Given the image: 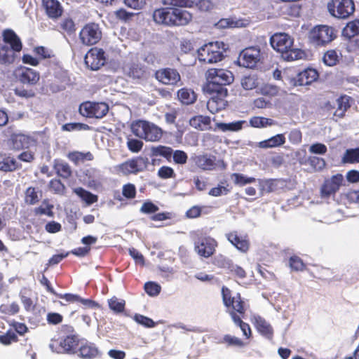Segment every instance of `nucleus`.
Wrapping results in <instances>:
<instances>
[{
  "instance_id": "f257e3e1",
  "label": "nucleus",
  "mask_w": 359,
  "mask_h": 359,
  "mask_svg": "<svg viewBox=\"0 0 359 359\" xmlns=\"http://www.w3.org/2000/svg\"><path fill=\"white\" fill-rule=\"evenodd\" d=\"M1 37L3 43L0 44V63L12 64L15 62L17 54L22 50V40L11 29H4Z\"/></svg>"
},
{
  "instance_id": "f03ea898",
  "label": "nucleus",
  "mask_w": 359,
  "mask_h": 359,
  "mask_svg": "<svg viewBox=\"0 0 359 359\" xmlns=\"http://www.w3.org/2000/svg\"><path fill=\"white\" fill-rule=\"evenodd\" d=\"M270 43L272 48L281 54L286 61H293L301 58L299 49L294 48V39L286 33H276L271 36Z\"/></svg>"
},
{
  "instance_id": "7ed1b4c3",
  "label": "nucleus",
  "mask_w": 359,
  "mask_h": 359,
  "mask_svg": "<svg viewBox=\"0 0 359 359\" xmlns=\"http://www.w3.org/2000/svg\"><path fill=\"white\" fill-rule=\"evenodd\" d=\"M221 292L223 304L231 320L245 317L248 305L241 294L238 292L233 295L231 290L226 286H222Z\"/></svg>"
},
{
  "instance_id": "20e7f679",
  "label": "nucleus",
  "mask_w": 359,
  "mask_h": 359,
  "mask_svg": "<svg viewBox=\"0 0 359 359\" xmlns=\"http://www.w3.org/2000/svg\"><path fill=\"white\" fill-rule=\"evenodd\" d=\"M337 32L332 26L315 25L308 32V41L316 47H325L337 39Z\"/></svg>"
},
{
  "instance_id": "39448f33",
  "label": "nucleus",
  "mask_w": 359,
  "mask_h": 359,
  "mask_svg": "<svg viewBox=\"0 0 359 359\" xmlns=\"http://www.w3.org/2000/svg\"><path fill=\"white\" fill-rule=\"evenodd\" d=\"M131 131L136 137L147 142H158L163 137V130L153 123L137 120L131 123Z\"/></svg>"
},
{
  "instance_id": "423d86ee",
  "label": "nucleus",
  "mask_w": 359,
  "mask_h": 359,
  "mask_svg": "<svg viewBox=\"0 0 359 359\" xmlns=\"http://www.w3.org/2000/svg\"><path fill=\"white\" fill-rule=\"evenodd\" d=\"M207 83L205 89L227 90L225 87L234 80L232 72L224 69H210L207 72Z\"/></svg>"
},
{
  "instance_id": "0eeeda50",
  "label": "nucleus",
  "mask_w": 359,
  "mask_h": 359,
  "mask_svg": "<svg viewBox=\"0 0 359 359\" xmlns=\"http://www.w3.org/2000/svg\"><path fill=\"white\" fill-rule=\"evenodd\" d=\"M194 250L202 257L209 258L212 256L218 245L217 241L210 236H206L197 231L191 233Z\"/></svg>"
},
{
  "instance_id": "6e6552de",
  "label": "nucleus",
  "mask_w": 359,
  "mask_h": 359,
  "mask_svg": "<svg viewBox=\"0 0 359 359\" xmlns=\"http://www.w3.org/2000/svg\"><path fill=\"white\" fill-rule=\"evenodd\" d=\"M225 49L223 42H210L198 50V60L208 64L216 63L223 59Z\"/></svg>"
},
{
  "instance_id": "1a4fd4ad",
  "label": "nucleus",
  "mask_w": 359,
  "mask_h": 359,
  "mask_svg": "<svg viewBox=\"0 0 359 359\" xmlns=\"http://www.w3.org/2000/svg\"><path fill=\"white\" fill-rule=\"evenodd\" d=\"M152 18L158 25L168 27L178 26L180 22V8L167 6L155 9Z\"/></svg>"
},
{
  "instance_id": "9d476101",
  "label": "nucleus",
  "mask_w": 359,
  "mask_h": 359,
  "mask_svg": "<svg viewBox=\"0 0 359 359\" xmlns=\"http://www.w3.org/2000/svg\"><path fill=\"white\" fill-rule=\"evenodd\" d=\"M149 159L146 157L135 156L116 166V170L123 175H137L147 170Z\"/></svg>"
},
{
  "instance_id": "9b49d317",
  "label": "nucleus",
  "mask_w": 359,
  "mask_h": 359,
  "mask_svg": "<svg viewBox=\"0 0 359 359\" xmlns=\"http://www.w3.org/2000/svg\"><path fill=\"white\" fill-rule=\"evenodd\" d=\"M330 14L337 18L346 19L355 11L353 0H330L327 3Z\"/></svg>"
},
{
  "instance_id": "f8f14e48",
  "label": "nucleus",
  "mask_w": 359,
  "mask_h": 359,
  "mask_svg": "<svg viewBox=\"0 0 359 359\" xmlns=\"http://www.w3.org/2000/svg\"><path fill=\"white\" fill-rule=\"evenodd\" d=\"M102 33L98 24L89 22L80 30L79 39L83 46H90L97 44L101 39Z\"/></svg>"
},
{
  "instance_id": "ddd939ff",
  "label": "nucleus",
  "mask_w": 359,
  "mask_h": 359,
  "mask_svg": "<svg viewBox=\"0 0 359 359\" xmlns=\"http://www.w3.org/2000/svg\"><path fill=\"white\" fill-rule=\"evenodd\" d=\"M80 114L87 118H102L109 111V106L104 102H85L79 107Z\"/></svg>"
},
{
  "instance_id": "4468645a",
  "label": "nucleus",
  "mask_w": 359,
  "mask_h": 359,
  "mask_svg": "<svg viewBox=\"0 0 359 359\" xmlns=\"http://www.w3.org/2000/svg\"><path fill=\"white\" fill-rule=\"evenodd\" d=\"M205 90L211 95L207 102V107L212 114L217 113L226 108L228 103L226 100L228 95L227 90L205 89Z\"/></svg>"
},
{
  "instance_id": "2eb2a0df",
  "label": "nucleus",
  "mask_w": 359,
  "mask_h": 359,
  "mask_svg": "<svg viewBox=\"0 0 359 359\" xmlns=\"http://www.w3.org/2000/svg\"><path fill=\"white\" fill-rule=\"evenodd\" d=\"M84 62L87 67L91 70H98L107 62L106 53L102 48H91L86 54Z\"/></svg>"
},
{
  "instance_id": "dca6fc26",
  "label": "nucleus",
  "mask_w": 359,
  "mask_h": 359,
  "mask_svg": "<svg viewBox=\"0 0 359 359\" xmlns=\"http://www.w3.org/2000/svg\"><path fill=\"white\" fill-rule=\"evenodd\" d=\"M344 176L341 173L326 178L320 187V196L322 198H330L339 190L344 182Z\"/></svg>"
},
{
  "instance_id": "f3484780",
  "label": "nucleus",
  "mask_w": 359,
  "mask_h": 359,
  "mask_svg": "<svg viewBox=\"0 0 359 359\" xmlns=\"http://www.w3.org/2000/svg\"><path fill=\"white\" fill-rule=\"evenodd\" d=\"M261 58L260 49L257 47H248L242 50L238 59L240 66L254 68Z\"/></svg>"
},
{
  "instance_id": "a211bd4d",
  "label": "nucleus",
  "mask_w": 359,
  "mask_h": 359,
  "mask_svg": "<svg viewBox=\"0 0 359 359\" xmlns=\"http://www.w3.org/2000/svg\"><path fill=\"white\" fill-rule=\"evenodd\" d=\"M14 75L18 81L27 86H35L40 79V74L37 71L25 66L17 67Z\"/></svg>"
},
{
  "instance_id": "6ab92c4d",
  "label": "nucleus",
  "mask_w": 359,
  "mask_h": 359,
  "mask_svg": "<svg viewBox=\"0 0 359 359\" xmlns=\"http://www.w3.org/2000/svg\"><path fill=\"white\" fill-rule=\"evenodd\" d=\"M80 342L74 335H68L60 341H55L50 344L52 348L57 346L56 351L58 353L76 354Z\"/></svg>"
},
{
  "instance_id": "aec40b11",
  "label": "nucleus",
  "mask_w": 359,
  "mask_h": 359,
  "mask_svg": "<svg viewBox=\"0 0 359 359\" xmlns=\"http://www.w3.org/2000/svg\"><path fill=\"white\" fill-rule=\"evenodd\" d=\"M227 241L238 250L247 252L250 247L248 234L241 233L238 231H231L225 234Z\"/></svg>"
},
{
  "instance_id": "412c9836",
  "label": "nucleus",
  "mask_w": 359,
  "mask_h": 359,
  "mask_svg": "<svg viewBox=\"0 0 359 359\" xmlns=\"http://www.w3.org/2000/svg\"><path fill=\"white\" fill-rule=\"evenodd\" d=\"M193 165L203 170H213L216 168V156L203 154L194 155L190 158Z\"/></svg>"
},
{
  "instance_id": "4be33fe9",
  "label": "nucleus",
  "mask_w": 359,
  "mask_h": 359,
  "mask_svg": "<svg viewBox=\"0 0 359 359\" xmlns=\"http://www.w3.org/2000/svg\"><path fill=\"white\" fill-rule=\"evenodd\" d=\"M69 82L70 79L67 72L61 68H57L55 69L53 78L51 79L50 88L54 91H60L65 89Z\"/></svg>"
},
{
  "instance_id": "5701e85b",
  "label": "nucleus",
  "mask_w": 359,
  "mask_h": 359,
  "mask_svg": "<svg viewBox=\"0 0 359 359\" xmlns=\"http://www.w3.org/2000/svg\"><path fill=\"white\" fill-rule=\"evenodd\" d=\"M251 321L257 331L264 337L271 340L273 337V329L264 318L259 315L253 316Z\"/></svg>"
},
{
  "instance_id": "b1692460",
  "label": "nucleus",
  "mask_w": 359,
  "mask_h": 359,
  "mask_svg": "<svg viewBox=\"0 0 359 359\" xmlns=\"http://www.w3.org/2000/svg\"><path fill=\"white\" fill-rule=\"evenodd\" d=\"M151 156L153 158L157 156H162L168 161H170L172 156L175 163H180V150H176L173 153L172 149L169 147H165L163 145L152 147L151 149ZM152 161L153 163L154 164V161H156V159L153 158Z\"/></svg>"
},
{
  "instance_id": "393cba45",
  "label": "nucleus",
  "mask_w": 359,
  "mask_h": 359,
  "mask_svg": "<svg viewBox=\"0 0 359 359\" xmlns=\"http://www.w3.org/2000/svg\"><path fill=\"white\" fill-rule=\"evenodd\" d=\"M76 354L82 359H94L100 355V351L95 344L85 341L80 342Z\"/></svg>"
},
{
  "instance_id": "a878e982",
  "label": "nucleus",
  "mask_w": 359,
  "mask_h": 359,
  "mask_svg": "<svg viewBox=\"0 0 359 359\" xmlns=\"http://www.w3.org/2000/svg\"><path fill=\"white\" fill-rule=\"evenodd\" d=\"M319 77L318 71L313 68H307L297 75L295 86H307L317 81Z\"/></svg>"
},
{
  "instance_id": "bb28decb",
  "label": "nucleus",
  "mask_w": 359,
  "mask_h": 359,
  "mask_svg": "<svg viewBox=\"0 0 359 359\" xmlns=\"http://www.w3.org/2000/svg\"><path fill=\"white\" fill-rule=\"evenodd\" d=\"M42 5L50 19H57L62 15L63 8L58 0H42Z\"/></svg>"
},
{
  "instance_id": "cd10ccee",
  "label": "nucleus",
  "mask_w": 359,
  "mask_h": 359,
  "mask_svg": "<svg viewBox=\"0 0 359 359\" xmlns=\"http://www.w3.org/2000/svg\"><path fill=\"white\" fill-rule=\"evenodd\" d=\"M21 168V164L10 155L0 153V170L5 172L15 171Z\"/></svg>"
},
{
  "instance_id": "c85d7f7f",
  "label": "nucleus",
  "mask_w": 359,
  "mask_h": 359,
  "mask_svg": "<svg viewBox=\"0 0 359 359\" xmlns=\"http://www.w3.org/2000/svg\"><path fill=\"white\" fill-rule=\"evenodd\" d=\"M12 146L15 149L20 150L29 148L34 142V139L22 133L13 134L11 136Z\"/></svg>"
},
{
  "instance_id": "c756f323",
  "label": "nucleus",
  "mask_w": 359,
  "mask_h": 359,
  "mask_svg": "<svg viewBox=\"0 0 359 359\" xmlns=\"http://www.w3.org/2000/svg\"><path fill=\"white\" fill-rule=\"evenodd\" d=\"M53 169L56 175L64 180H67L72 175L71 166L62 159L56 158L53 161Z\"/></svg>"
},
{
  "instance_id": "7c9ffc66",
  "label": "nucleus",
  "mask_w": 359,
  "mask_h": 359,
  "mask_svg": "<svg viewBox=\"0 0 359 359\" xmlns=\"http://www.w3.org/2000/svg\"><path fill=\"white\" fill-rule=\"evenodd\" d=\"M157 79L164 84H174L180 80L178 72L172 69H164L156 74Z\"/></svg>"
},
{
  "instance_id": "2f4dec72",
  "label": "nucleus",
  "mask_w": 359,
  "mask_h": 359,
  "mask_svg": "<svg viewBox=\"0 0 359 359\" xmlns=\"http://www.w3.org/2000/svg\"><path fill=\"white\" fill-rule=\"evenodd\" d=\"M191 127L198 130H208L212 128L211 118L208 116L197 115L189 120Z\"/></svg>"
},
{
  "instance_id": "473e14b6",
  "label": "nucleus",
  "mask_w": 359,
  "mask_h": 359,
  "mask_svg": "<svg viewBox=\"0 0 359 359\" xmlns=\"http://www.w3.org/2000/svg\"><path fill=\"white\" fill-rule=\"evenodd\" d=\"M42 197V191L34 187H29L25 191V203L29 205L38 203Z\"/></svg>"
},
{
  "instance_id": "72a5a7b5",
  "label": "nucleus",
  "mask_w": 359,
  "mask_h": 359,
  "mask_svg": "<svg viewBox=\"0 0 359 359\" xmlns=\"http://www.w3.org/2000/svg\"><path fill=\"white\" fill-rule=\"evenodd\" d=\"M285 143V137L283 134H278L267 140L259 142V147L268 149L280 147Z\"/></svg>"
},
{
  "instance_id": "f704fd0d",
  "label": "nucleus",
  "mask_w": 359,
  "mask_h": 359,
  "mask_svg": "<svg viewBox=\"0 0 359 359\" xmlns=\"http://www.w3.org/2000/svg\"><path fill=\"white\" fill-rule=\"evenodd\" d=\"M351 97L344 95H341L337 99V109L334 112V116L343 118L346 111L351 107Z\"/></svg>"
},
{
  "instance_id": "c9c22d12",
  "label": "nucleus",
  "mask_w": 359,
  "mask_h": 359,
  "mask_svg": "<svg viewBox=\"0 0 359 359\" xmlns=\"http://www.w3.org/2000/svg\"><path fill=\"white\" fill-rule=\"evenodd\" d=\"M342 34L344 37L351 39L359 34V20H352L346 24L343 29Z\"/></svg>"
},
{
  "instance_id": "e433bc0d",
  "label": "nucleus",
  "mask_w": 359,
  "mask_h": 359,
  "mask_svg": "<svg viewBox=\"0 0 359 359\" xmlns=\"http://www.w3.org/2000/svg\"><path fill=\"white\" fill-rule=\"evenodd\" d=\"M74 192L88 205L93 204L98 201V196L82 187L74 189Z\"/></svg>"
},
{
  "instance_id": "4c0bfd02",
  "label": "nucleus",
  "mask_w": 359,
  "mask_h": 359,
  "mask_svg": "<svg viewBox=\"0 0 359 359\" xmlns=\"http://www.w3.org/2000/svg\"><path fill=\"white\" fill-rule=\"evenodd\" d=\"M231 187L229 186L227 180H222L216 187L212 188L208 194L209 195L215 197H218L222 195H226L231 191Z\"/></svg>"
},
{
  "instance_id": "58836bf2",
  "label": "nucleus",
  "mask_w": 359,
  "mask_h": 359,
  "mask_svg": "<svg viewBox=\"0 0 359 359\" xmlns=\"http://www.w3.org/2000/svg\"><path fill=\"white\" fill-rule=\"evenodd\" d=\"M60 31L63 34H67V35H73L75 34L76 28V25L72 19L67 18H65L60 23Z\"/></svg>"
},
{
  "instance_id": "ea45409f",
  "label": "nucleus",
  "mask_w": 359,
  "mask_h": 359,
  "mask_svg": "<svg viewBox=\"0 0 359 359\" xmlns=\"http://www.w3.org/2000/svg\"><path fill=\"white\" fill-rule=\"evenodd\" d=\"M128 75L133 79H140L144 77L145 70L140 64L132 63L128 67Z\"/></svg>"
},
{
  "instance_id": "a19ab883",
  "label": "nucleus",
  "mask_w": 359,
  "mask_h": 359,
  "mask_svg": "<svg viewBox=\"0 0 359 359\" xmlns=\"http://www.w3.org/2000/svg\"><path fill=\"white\" fill-rule=\"evenodd\" d=\"M53 205L50 204L48 199H45L43 201L41 205L34 208V212L35 215H46L48 217H53Z\"/></svg>"
},
{
  "instance_id": "79ce46f5",
  "label": "nucleus",
  "mask_w": 359,
  "mask_h": 359,
  "mask_svg": "<svg viewBox=\"0 0 359 359\" xmlns=\"http://www.w3.org/2000/svg\"><path fill=\"white\" fill-rule=\"evenodd\" d=\"M274 123L275 121L273 119L262 116H252L250 119V125L253 128H264L272 126Z\"/></svg>"
},
{
  "instance_id": "37998d69",
  "label": "nucleus",
  "mask_w": 359,
  "mask_h": 359,
  "mask_svg": "<svg viewBox=\"0 0 359 359\" xmlns=\"http://www.w3.org/2000/svg\"><path fill=\"white\" fill-rule=\"evenodd\" d=\"M108 305L111 310L116 313H121L125 311L126 301L119 299L116 297H113L108 300Z\"/></svg>"
},
{
  "instance_id": "c03bdc74",
  "label": "nucleus",
  "mask_w": 359,
  "mask_h": 359,
  "mask_svg": "<svg viewBox=\"0 0 359 359\" xmlns=\"http://www.w3.org/2000/svg\"><path fill=\"white\" fill-rule=\"evenodd\" d=\"M67 156L70 161L75 163H78L79 161H92L93 159V155L90 151L86 153L72 151L69 152Z\"/></svg>"
},
{
  "instance_id": "a18cd8bd",
  "label": "nucleus",
  "mask_w": 359,
  "mask_h": 359,
  "mask_svg": "<svg viewBox=\"0 0 359 359\" xmlns=\"http://www.w3.org/2000/svg\"><path fill=\"white\" fill-rule=\"evenodd\" d=\"M20 311V306L17 302H7L0 305V313L6 316H13Z\"/></svg>"
},
{
  "instance_id": "49530a36",
  "label": "nucleus",
  "mask_w": 359,
  "mask_h": 359,
  "mask_svg": "<svg viewBox=\"0 0 359 359\" xmlns=\"http://www.w3.org/2000/svg\"><path fill=\"white\" fill-rule=\"evenodd\" d=\"M220 343L224 344L227 346H235L239 348H242L245 346V343L242 339L230 334H225L221 339Z\"/></svg>"
},
{
  "instance_id": "de8ad7c7",
  "label": "nucleus",
  "mask_w": 359,
  "mask_h": 359,
  "mask_svg": "<svg viewBox=\"0 0 359 359\" xmlns=\"http://www.w3.org/2000/svg\"><path fill=\"white\" fill-rule=\"evenodd\" d=\"M244 123L245 121H238L229 123H217L216 124V128L224 132L227 130L238 131L242 129Z\"/></svg>"
},
{
  "instance_id": "09e8293b",
  "label": "nucleus",
  "mask_w": 359,
  "mask_h": 359,
  "mask_svg": "<svg viewBox=\"0 0 359 359\" xmlns=\"http://www.w3.org/2000/svg\"><path fill=\"white\" fill-rule=\"evenodd\" d=\"M227 273L234 279H243L247 276L245 269L237 264H234L233 262L228 269Z\"/></svg>"
},
{
  "instance_id": "8fccbe9b",
  "label": "nucleus",
  "mask_w": 359,
  "mask_h": 359,
  "mask_svg": "<svg viewBox=\"0 0 359 359\" xmlns=\"http://www.w3.org/2000/svg\"><path fill=\"white\" fill-rule=\"evenodd\" d=\"M324 63L329 67L336 65L339 62V55L337 50L331 49L327 50L323 55Z\"/></svg>"
},
{
  "instance_id": "3c124183",
  "label": "nucleus",
  "mask_w": 359,
  "mask_h": 359,
  "mask_svg": "<svg viewBox=\"0 0 359 359\" xmlns=\"http://www.w3.org/2000/svg\"><path fill=\"white\" fill-rule=\"evenodd\" d=\"M196 94L193 90L181 88V102L185 104H191L196 100Z\"/></svg>"
},
{
  "instance_id": "603ef678",
  "label": "nucleus",
  "mask_w": 359,
  "mask_h": 359,
  "mask_svg": "<svg viewBox=\"0 0 359 359\" xmlns=\"http://www.w3.org/2000/svg\"><path fill=\"white\" fill-rule=\"evenodd\" d=\"M232 262L233 261L231 259L221 254L214 257L212 260V263L214 266L226 270H228Z\"/></svg>"
},
{
  "instance_id": "864d4df0",
  "label": "nucleus",
  "mask_w": 359,
  "mask_h": 359,
  "mask_svg": "<svg viewBox=\"0 0 359 359\" xmlns=\"http://www.w3.org/2000/svg\"><path fill=\"white\" fill-rule=\"evenodd\" d=\"M344 163H359V147L355 149H347L343 156Z\"/></svg>"
},
{
  "instance_id": "5fc2aeb1",
  "label": "nucleus",
  "mask_w": 359,
  "mask_h": 359,
  "mask_svg": "<svg viewBox=\"0 0 359 359\" xmlns=\"http://www.w3.org/2000/svg\"><path fill=\"white\" fill-rule=\"evenodd\" d=\"M289 266L292 271H303L305 270L306 265L299 257L293 255L289 259Z\"/></svg>"
},
{
  "instance_id": "6e6d98bb",
  "label": "nucleus",
  "mask_w": 359,
  "mask_h": 359,
  "mask_svg": "<svg viewBox=\"0 0 359 359\" xmlns=\"http://www.w3.org/2000/svg\"><path fill=\"white\" fill-rule=\"evenodd\" d=\"M244 318L245 317H240V318H236L235 320H233L232 321L234 323V324L236 326L240 327V329L241 330V331L243 332V336L247 339H249L252 337V330L248 323L243 321V318Z\"/></svg>"
},
{
  "instance_id": "4d7b16f0",
  "label": "nucleus",
  "mask_w": 359,
  "mask_h": 359,
  "mask_svg": "<svg viewBox=\"0 0 359 359\" xmlns=\"http://www.w3.org/2000/svg\"><path fill=\"white\" fill-rule=\"evenodd\" d=\"M33 53L40 60L48 59L54 57L53 51L44 46H36L33 49Z\"/></svg>"
},
{
  "instance_id": "13d9d810",
  "label": "nucleus",
  "mask_w": 359,
  "mask_h": 359,
  "mask_svg": "<svg viewBox=\"0 0 359 359\" xmlns=\"http://www.w3.org/2000/svg\"><path fill=\"white\" fill-rule=\"evenodd\" d=\"M114 15L116 19L123 22H128L133 20V18L135 15V13L128 11L123 8H121L115 11Z\"/></svg>"
},
{
  "instance_id": "bf43d9fd",
  "label": "nucleus",
  "mask_w": 359,
  "mask_h": 359,
  "mask_svg": "<svg viewBox=\"0 0 359 359\" xmlns=\"http://www.w3.org/2000/svg\"><path fill=\"white\" fill-rule=\"evenodd\" d=\"M231 177L233 180L234 184L241 187L247 184L253 183L256 181L255 177H247L241 173H233Z\"/></svg>"
},
{
  "instance_id": "052dcab7",
  "label": "nucleus",
  "mask_w": 359,
  "mask_h": 359,
  "mask_svg": "<svg viewBox=\"0 0 359 359\" xmlns=\"http://www.w3.org/2000/svg\"><path fill=\"white\" fill-rule=\"evenodd\" d=\"M48 187L51 191L55 194H64L66 187L59 179H52L50 180Z\"/></svg>"
},
{
  "instance_id": "680f3d73",
  "label": "nucleus",
  "mask_w": 359,
  "mask_h": 359,
  "mask_svg": "<svg viewBox=\"0 0 359 359\" xmlns=\"http://www.w3.org/2000/svg\"><path fill=\"white\" fill-rule=\"evenodd\" d=\"M133 319L137 323L147 328H151L156 325V323L151 318L140 313H135L133 316Z\"/></svg>"
},
{
  "instance_id": "e2e57ef3",
  "label": "nucleus",
  "mask_w": 359,
  "mask_h": 359,
  "mask_svg": "<svg viewBox=\"0 0 359 359\" xmlns=\"http://www.w3.org/2000/svg\"><path fill=\"white\" fill-rule=\"evenodd\" d=\"M144 289L148 295L155 297L161 292V287L155 282L149 281L144 284Z\"/></svg>"
},
{
  "instance_id": "0e129e2a",
  "label": "nucleus",
  "mask_w": 359,
  "mask_h": 359,
  "mask_svg": "<svg viewBox=\"0 0 359 359\" xmlns=\"http://www.w3.org/2000/svg\"><path fill=\"white\" fill-rule=\"evenodd\" d=\"M308 163L315 171L322 170L326 165L325 160L317 156H310Z\"/></svg>"
},
{
  "instance_id": "69168bd1",
  "label": "nucleus",
  "mask_w": 359,
  "mask_h": 359,
  "mask_svg": "<svg viewBox=\"0 0 359 359\" xmlns=\"http://www.w3.org/2000/svg\"><path fill=\"white\" fill-rule=\"evenodd\" d=\"M143 142L140 140L128 137L127 147L133 153H138L143 147Z\"/></svg>"
},
{
  "instance_id": "338daca9",
  "label": "nucleus",
  "mask_w": 359,
  "mask_h": 359,
  "mask_svg": "<svg viewBox=\"0 0 359 359\" xmlns=\"http://www.w3.org/2000/svg\"><path fill=\"white\" fill-rule=\"evenodd\" d=\"M63 316L56 312H48L46 315V321L48 325H57L62 323Z\"/></svg>"
},
{
  "instance_id": "774afa93",
  "label": "nucleus",
  "mask_w": 359,
  "mask_h": 359,
  "mask_svg": "<svg viewBox=\"0 0 359 359\" xmlns=\"http://www.w3.org/2000/svg\"><path fill=\"white\" fill-rule=\"evenodd\" d=\"M18 337L13 332L8 331L6 334L0 335V343L5 346H8L13 342H18Z\"/></svg>"
}]
</instances>
